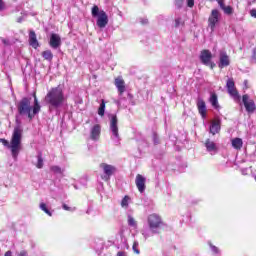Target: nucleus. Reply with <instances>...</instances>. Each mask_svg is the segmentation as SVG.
<instances>
[{
	"instance_id": "nucleus-1",
	"label": "nucleus",
	"mask_w": 256,
	"mask_h": 256,
	"mask_svg": "<svg viewBox=\"0 0 256 256\" xmlns=\"http://www.w3.org/2000/svg\"><path fill=\"white\" fill-rule=\"evenodd\" d=\"M17 109L19 115H27L28 119L33 121L37 113L41 111V105L39 104V100L35 99V104L32 107L31 98L24 97L17 104Z\"/></svg>"
},
{
	"instance_id": "nucleus-2",
	"label": "nucleus",
	"mask_w": 256,
	"mask_h": 256,
	"mask_svg": "<svg viewBox=\"0 0 256 256\" xmlns=\"http://www.w3.org/2000/svg\"><path fill=\"white\" fill-rule=\"evenodd\" d=\"M21 130L17 127L14 129L12 138L9 144V141L5 138H0V143L4 145V147H8L11 150L12 157L17 159L19 157V151H21Z\"/></svg>"
},
{
	"instance_id": "nucleus-3",
	"label": "nucleus",
	"mask_w": 256,
	"mask_h": 256,
	"mask_svg": "<svg viewBox=\"0 0 256 256\" xmlns=\"http://www.w3.org/2000/svg\"><path fill=\"white\" fill-rule=\"evenodd\" d=\"M45 101L50 107L59 109L65 103V92L60 86L53 87L45 96Z\"/></svg>"
},
{
	"instance_id": "nucleus-4",
	"label": "nucleus",
	"mask_w": 256,
	"mask_h": 256,
	"mask_svg": "<svg viewBox=\"0 0 256 256\" xmlns=\"http://www.w3.org/2000/svg\"><path fill=\"white\" fill-rule=\"evenodd\" d=\"M92 17H98L96 21L97 27L100 29H105V27H107L109 16H107V13L103 10L99 11V6L94 5L92 7Z\"/></svg>"
},
{
	"instance_id": "nucleus-5",
	"label": "nucleus",
	"mask_w": 256,
	"mask_h": 256,
	"mask_svg": "<svg viewBox=\"0 0 256 256\" xmlns=\"http://www.w3.org/2000/svg\"><path fill=\"white\" fill-rule=\"evenodd\" d=\"M199 59L202 65H206V67H210V69H215V67H217V64L213 62V54L207 49L200 52Z\"/></svg>"
},
{
	"instance_id": "nucleus-6",
	"label": "nucleus",
	"mask_w": 256,
	"mask_h": 256,
	"mask_svg": "<svg viewBox=\"0 0 256 256\" xmlns=\"http://www.w3.org/2000/svg\"><path fill=\"white\" fill-rule=\"evenodd\" d=\"M148 225L151 231H155V229H160V227H163V219H161V216L157 214H150L148 216Z\"/></svg>"
},
{
	"instance_id": "nucleus-7",
	"label": "nucleus",
	"mask_w": 256,
	"mask_h": 256,
	"mask_svg": "<svg viewBox=\"0 0 256 256\" xmlns=\"http://www.w3.org/2000/svg\"><path fill=\"white\" fill-rule=\"evenodd\" d=\"M226 88H227L228 94L230 95V97L234 99V101H239L241 99V96L239 95V92L235 87V80H233V78H229L227 80Z\"/></svg>"
},
{
	"instance_id": "nucleus-8",
	"label": "nucleus",
	"mask_w": 256,
	"mask_h": 256,
	"mask_svg": "<svg viewBox=\"0 0 256 256\" xmlns=\"http://www.w3.org/2000/svg\"><path fill=\"white\" fill-rule=\"evenodd\" d=\"M100 169H103L104 171V176H102L103 181H109V179H111V176L115 175V173L117 172V168L115 166L107 163H101Z\"/></svg>"
},
{
	"instance_id": "nucleus-9",
	"label": "nucleus",
	"mask_w": 256,
	"mask_h": 256,
	"mask_svg": "<svg viewBox=\"0 0 256 256\" xmlns=\"http://www.w3.org/2000/svg\"><path fill=\"white\" fill-rule=\"evenodd\" d=\"M219 19H221V12L217 9H213L208 18V27H210L211 31H215V27H217Z\"/></svg>"
},
{
	"instance_id": "nucleus-10",
	"label": "nucleus",
	"mask_w": 256,
	"mask_h": 256,
	"mask_svg": "<svg viewBox=\"0 0 256 256\" xmlns=\"http://www.w3.org/2000/svg\"><path fill=\"white\" fill-rule=\"evenodd\" d=\"M119 123V119L115 114L110 115V131L116 137L119 139V126L117 125Z\"/></svg>"
},
{
	"instance_id": "nucleus-11",
	"label": "nucleus",
	"mask_w": 256,
	"mask_h": 256,
	"mask_svg": "<svg viewBox=\"0 0 256 256\" xmlns=\"http://www.w3.org/2000/svg\"><path fill=\"white\" fill-rule=\"evenodd\" d=\"M242 103L244 104L247 113H254L256 109L255 101L249 100V95L244 94L242 96Z\"/></svg>"
},
{
	"instance_id": "nucleus-12",
	"label": "nucleus",
	"mask_w": 256,
	"mask_h": 256,
	"mask_svg": "<svg viewBox=\"0 0 256 256\" xmlns=\"http://www.w3.org/2000/svg\"><path fill=\"white\" fill-rule=\"evenodd\" d=\"M230 65L231 60L229 59V55H227V52H220L218 63L219 69H225V67H229Z\"/></svg>"
},
{
	"instance_id": "nucleus-13",
	"label": "nucleus",
	"mask_w": 256,
	"mask_h": 256,
	"mask_svg": "<svg viewBox=\"0 0 256 256\" xmlns=\"http://www.w3.org/2000/svg\"><path fill=\"white\" fill-rule=\"evenodd\" d=\"M146 182H147V178H145V176H143L141 174L136 175L135 183H136V187H137L139 193L145 192V189H146L145 183Z\"/></svg>"
},
{
	"instance_id": "nucleus-14",
	"label": "nucleus",
	"mask_w": 256,
	"mask_h": 256,
	"mask_svg": "<svg viewBox=\"0 0 256 256\" xmlns=\"http://www.w3.org/2000/svg\"><path fill=\"white\" fill-rule=\"evenodd\" d=\"M114 85L118 89L119 95H123V93H125L126 87L125 80L123 79V77L118 76L117 78H115Z\"/></svg>"
},
{
	"instance_id": "nucleus-15",
	"label": "nucleus",
	"mask_w": 256,
	"mask_h": 256,
	"mask_svg": "<svg viewBox=\"0 0 256 256\" xmlns=\"http://www.w3.org/2000/svg\"><path fill=\"white\" fill-rule=\"evenodd\" d=\"M49 45L50 47H52V49H57L58 47H61V36L56 33H52L50 36Z\"/></svg>"
},
{
	"instance_id": "nucleus-16",
	"label": "nucleus",
	"mask_w": 256,
	"mask_h": 256,
	"mask_svg": "<svg viewBox=\"0 0 256 256\" xmlns=\"http://www.w3.org/2000/svg\"><path fill=\"white\" fill-rule=\"evenodd\" d=\"M196 105H197L198 112L200 113L202 119H205L207 117V105L205 104V100L198 99Z\"/></svg>"
},
{
	"instance_id": "nucleus-17",
	"label": "nucleus",
	"mask_w": 256,
	"mask_h": 256,
	"mask_svg": "<svg viewBox=\"0 0 256 256\" xmlns=\"http://www.w3.org/2000/svg\"><path fill=\"white\" fill-rule=\"evenodd\" d=\"M99 137H101V125L95 124L90 132V138L92 141H99Z\"/></svg>"
},
{
	"instance_id": "nucleus-18",
	"label": "nucleus",
	"mask_w": 256,
	"mask_h": 256,
	"mask_svg": "<svg viewBox=\"0 0 256 256\" xmlns=\"http://www.w3.org/2000/svg\"><path fill=\"white\" fill-rule=\"evenodd\" d=\"M219 131H221V122L219 118H216L210 126V133H212V135H217Z\"/></svg>"
},
{
	"instance_id": "nucleus-19",
	"label": "nucleus",
	"mask_w": 256,
	"mask_h": 256,
	"mask_svg": "<svg viewBox=\"0 0 256 256\" xmlns=\"http://www.w3.org/2000/svg\"><path fill=\"white\" fill-rule=\"evenodd\" d=\"M29 45H31L33 49H37V47H39V41H37V34H35V31L33 30L29 32Z\"/></svg>"
},
{
	"instance_id": "nucleus-20",
	"label": "nucleus",
	"mask_w": 256,
	"mask_h": 256,
	"mask_svg": "<svg viewBox=\"0 0 256 256\" xmlns=\"http://www.w3.org/2000/svg\"><path fill=\"white\" fill-rule=\"evenodd\" d=\"M232 147L237 151H241V149L243 148V139L241 138L232 139Z\"/></svg>"
},
{
	"instance_id": "nucleus-21",
	"label": "nucleus",
	"mask_w": 256,
	"mask_h": 256,
	"mask_svg": "<svg viewBox=\"0 0 256 256\" xmlns=\"http://www.w3.org/2000/svg\"><path fill=\"white\" fill-rule=\"evenodd\" d=\"M204 145H205L207 151H209V152L217 151V144H215V142L211 141V139H206Z\"/></svg>"
},
{
	"instance_id": "nucleus-22",
	"label": "nucleus",
	"mask_w": 256,
	"mask_h": 256,
	"mask_svg": "<svg viewBox=\"0 0 256 256\" xmlns=\"http://www.w3.org/2000/svg\"><path fill=\"white\" fill-rule=\"evenodd\" d=\"M209 101H210L212 107H214V109H219L220 106H219V100L217 98V94H215V93L211 94Z\"/></svg>"
},
{
	"instance_id": "nucleus-23",
	"label": "nucleus",
	"mask_w": 256,
	"mask_h": 256,
	"mask_svg": "<svg viewBox=\"0 0 256 256\" xmlns=\"http://www.w3.org/2000/svg\"><path fill=\"white\" fill-rule=\"evenodd\" d=\"M42 57L45 61H53V52H51V50L43 51Z\"/></svg>"
},
{
	"instance_id": "nucleus-24",
	"label": "nucleus",
	"mask_w": 256,
	"mask_h": 256,
	"mask_svg": "<svg viewBox=\"0 0 256 256\" xmlns=\"http://www.w3.org/2000/svg\"><path fill=\"white\" fill-rule=\"evenodd\" d=\"M98 115L100 117H105V100H101V104L98 108Z\"/></svg>"
},
{
	"instance_id": "nucleus-25",
	"label": "nucleus",
	"mask_w": 256,
	"mask_h": 256,
	"mask_svg": "<svg viewBox=\"0 0 256 256\" xmlns=\"http://www.w3.org/2000/svg\"><path fill=\"white\" fill-rule=\"evenodd\" d=\"M129 201H131V197H129L128 195L124 196V198L121 201V207H123V209H128Z\"/></svg>"
},
{
	"instance_id": "nucleus-26",
	"label": "nucleus",
	"mask_w": 256,
	"mask_h": 256,
	"mask_svg": "<svg viewBox=\"0 0 256 256\" xmlns=\"http://www.w3.org/2000/svg\"><path fill=\"white\" fill-rule=\"evenodd\" d=\"M40 209L42 211H44V213H46V215H49V217H53V213H51V211H49V208H47V204L45 203H40Z\"/></svg>"
},
{
	"instance_id": "nucleus-27",
	"label": "nucleus",
	"mask_w": 256,
	"mask_h": 256,
	"mask_svg": "<svg viewBox=\"0 0 256 256\" xmlns=\"http://www.w3.org/2000/svg\"><path fill=\"white\" fill-rule=\"evenodd\" d=\"M220 9L224 11L225 15H233V7L231 6H222Z\"/></svg>"
},
{
	"instance_id": "nucleus-28",
	"label": "nucleus",
	"mask_w": 256,
	"mask_h": 256,
	"mask_svg": "<svg viewBox=\"0 0 256 256\" xmlns=\"http://www.w3.org/2000/svg\"><path fill=\"white\" fill-rule=\"evenodd\" d=\"M38 162L36 164L37 169H43V154L39 153L37 156Z\"/></svg>"
},
{
	"instance_id": "nucleus-29",
	"label": "nucleus",
	"mask_w": 256,
	"mask_h": 256,
	"mask_svg": "<svg viewBox=\"0 0 256 256\" xmlns=\"http://www.w3.org/2000/svg\"><path fill=\"white\" fill-rule=\"evenodd\" d=\"M128 225H130V227H137V221H135V218L128 216Z\"/></svg>"
},
{
	"instance_id": "nucleus-30",
	"label": "nucleus",
	"mask_w": 256,
	"mask_h": 256,
	"mask_svg": "<svg viewBox=\"0 0 256 256\" xmlns=\"http://www.w3.org/2000/svg\"><path fill=\"white\" fill-rule=\"evenodd\" d=\"M208 245L211 248L212 253H215V254L219 253V248L217 246L213 245V243L209 242Z\"/></svg>"
},
{
	"instance_id": "nucleus-31",
	"label": "nucleus",
	"mask_w": 256,
	"mask_h": 256,
	"mask_svg": "<svg viewBox=\"0 0 256 256\" xmlns=\"http://www.w3.org/2000/svg\"><path fill=\"white\" fill-rule=\"evenodd\" d=\"M50 171H52L53 173H63V171L61 170V167L59 166H51Z\"/></svg>"
},
{
	"instance_id": "nucleus-32",
	"label": "nucleus",
	"mask_w": 256,
	"mask_h": 256,
	"mask_svg": "<svg viewBox=\"0 0 256 256\" xmlns=\"http://www.w3.org/2000/svg\"><path fill=\"white\" fill-rule=\"evenodd\" d=\"M184 1L185 0H174V5H176L178 9H181V7H183Z\"/></svg>"
},
{
	"instance_id": "nucleus-33",
	"label": "nucleus",
	"mask_w": 256,
	"mask_h": 256,
	"mask_svg": "<svg viewBox=\"0 0 256 256\" xmlns=\"http://www.w3.org/2000/svg\"><path fill=\"white\" fill-rule=\"evenodd\" d=\"M137 247H139V243L134 242L132 249H133L134 253H136V255H139L140 252H139V249H137Z\"/></svg>"
},
{
	"instance_id": "nucleus-34",
	"label": "nucleus",
	"mask_w": 256,
	"mask_h": 256,
	"mask_svg": "<svg viewBox=\"0 0 256 256\" xmlns=\"http://www.w3.org/2000/svg\"><path fill=\"white\" fill-rule=\"evenodd\" d=\"M187 7L193 8L195 7V0H186Z\"/></svg>"
},
{
	"instance_id": "nucleus-35",
	"label": "nucleus",
	"mask_w": 256,
	"mask_h": 256,
	"mask_svg": "<svg viewBox=\"0 0 256 256\" xmlns=\"http://www.w3.org/2000/svg\"><path fill=\"white\" fill-rule=\"evenodd\" d=\"M62 208L64 209V211H75V208H71L67 204H63Z\"/></svg>"
},
{
	"instance_id": "nucleus-36",
	"label": "nucleus",
	"mask_w": 256,
	"mask_h": 256,
	"mask_svg": "<svg viewBox=\"0 0 256 256\" xmlns=\"http://www.w3.org/2000/svg\"><path fill=\"white\" fill-rule=\"evenodd\" d=\"M216 1L219 5L220 9H221V7L225 6V0H216Z\"/></svg>"
},
{
	"instance_id": "nucleus-37",
	"label": "nucleus",
	"mask_w": 256,
	"mask_h": 256,
	"mask_svg": "<svg viewBox=\"0 0 256 256\" xmlns=\"http://www.w3.org/2000/svg\"><path fill=\"white\" fill-rule=\"evenodd\" d=\"M179 25H181V18H177V19L175 20L174 27H179Z\"/></svg>"
},
{
	"instance_id": "nucleus-38",
	"label": "nucleus",
	"mask_w": 256,
	"mask_h": 256,
	"mask_svg": "<svg viewBox=\"0 0 256 256\" xmlns=\"http://www.w3.org/2000/svg\"><path fill=\"white\" fill-rule=\"evenodd\" d=\"M1 41H2V43H3L4 45H6V46L11 45V43L9 42V40H7V39H5V38H2Z\"/></svg>"
},
{
	"instance_id": "nucleus-39",
	"label": "nucleus",
	"mask_w": 256,
	"mask_h": 256,
	"mask_svg": "<svg viewBox=\"0 0 256 256\" xmlns=\"http://www.w3.org/2000/svg\"><path fill=\"white\" fill-rule=\"evenodd\" d=\"M252 61H253L254 63H256V47H255L254 50H253Z\"/></svg>"
},
{
	"instance_id": "nucleus-40",
	"label": "nucleus",
	"mask_w": 256,
	"mask_h": 256,
	"mask_svg": "<svg viewBox=\"0 0 256 256\" xmlns=\"http://www.w3.org/2000/svg\"><path fill=\"white\" fill-rule=\"evenodd\" d=\"M5 9V2L3 0H0V11H3Z\"/></svg>"
},
{
	"instance_id": "nucleus-41",
	"label": "nucleus",
	"mask_w": 256,
	"mask_h": 256,
	"mask_svg": "<svg viewBox=\"0 0 256 256\" xmlns=\"http://www.w3.org/2000/svg\"><path fill=\"white\" fill-rule=\"evenodd\" d=\"M250 15L251 17H254V19H256V9L250 10Z\"/></svg>"
},
{
	"instance_id": "nucleus-42",
	"label": "nucleus",
	"mask_w": 256,
	"mask_h": 256,
	"mask_svg": "<svg viewBox=\"0 0 256 256\" xmlns=\"http://www.w3.org/2000/svg\"><path fill=\"white\" fill-rule=\"evenodd\" d=\"M154 143L157 145L159 143V137L157 136V133H154Z\"/></svg>"
},
{
	"instance_id": "nucleus-43",
	"label": "nucleus",
	"mask_w": 256,
	"mask_h": 256,
	"mask_svg": "<svg viewBox=\"0 0 256 256\" xmlns=\"http://www.w3.org/2000/svg\"><path fill=\"white\" fill-rule=\"evenodd\" d=\"M18 256H28L27 251H25V250L20 251Z\"/></svg>"
},
{
	"instance_id": "nucleus-44",
	"label": "nucleus",
	"mask_w": 256,
	"mask_h": 256,
	"mask_svg": "<svg viewBox=\"0 0 256 256\" xmlns=\"http://www.w3.org/2000/svg\"><path fill=\"white\" fill-rule=\"evenodd\" d=\"M4 256H13V252H11V250H8Z\"/></svg>"
},
{
	"instance_id": "nucleus-45",
	"label": "nucleus",
	"mask_w": 256,
	"mask_h": 256,
	"mask_svg": "<svg viewBox=\"0 0 256 256\" xmlns=\"http://www.w3.org/2000/svg\"><path fill=\"white\" fill-rule=\"evenodd\" d=\"M117 256H126V255H125V252L120 251V252L117 253Z\"/></svg>"
},
{
	"instance_id": "nucleus-46",
	"label": "nucleus",
	"mask_w": 256,
	"mask_h": 256,
	"mask_svg": "<svg viewBox=\"0 0 256 256\" xmlns=\"http://www.w3.org/2000/svg\"><path fill=\"white\" fill-rule=\"evenodd\" d=\"M33 97H34V105H35V99H37V92L33 93Z\"/></svg>"
},
{
	"instance_id": "nucleus-47",
	"label": "nucleus",
	"mask_w": 256,
	"mask_h": 256,
	"mask_svg": "<svg viewBox=\"0 0 256 256\" xmlns=\"http://www.w3.org/2000/svg\"><path fill=\"white\" fill-rule=\"evenodd\" d=\"M21 21H22V18H18V23H21Z\"/></svg>"
}]
</instances>
